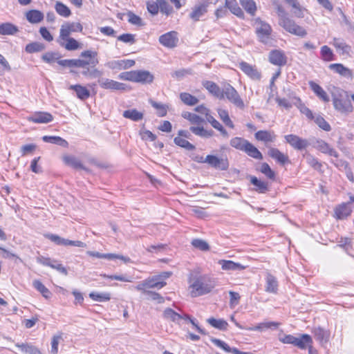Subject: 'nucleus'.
Here are the masks:
<instances>
[{
	"mask_svg": "<svg viewBox=\"0 0 354 354\" xmlns=\"http://www.w3.org/2000/svg\"><path fill=\"white\" fill-rule=\"evenodd\" d=\"M97 56L96 51L87 50L80 54V57L85 59H58L57 63L62 66L81 68L83 69L82 74L84 77L93 79L102 75V72L95 68L98 64Z\"/></svg>",
	"mask_w": 354,
	"mask_h": 354,
	"instance_id": "obj_1",
	"label": "nucleus"
},
{
	"mask_svg": "<svg viewBox=\"0 0 354 354\" xmlns=\"http://www.w3.org/2000/svg\"><path fill=\"white\" fill-rule=\"evenodd\" d=\"M190 295L192 297H196L209 293L216 286V281L214 278L207 274L191 273L188 279Z\"/></svg>",
	"mask_w": 354,
	"mask_h": 354,
	"instance_id": "obj_2",
	"label": "nucleus"
},
{
	"mask_svg": "<svg viewBox=\"0 0 354 354\" xmlns=\"http://www.w3.org/2000/svg\"><path fill=\"white\" fill-rule=\"evenodd\" d=\"M254 26L259 40L265 44H271L272 29L270 25L261 19L257 18L254 20Z\"/></svg>",
	"mask_w": 354,
	"mask_h": 354,
	"instance_id": "obj_3",
	"label": "nucleus"
},
{
	"mask_svg": "<svg viewBox=\"0 0 354 354\" xmlns=\"http://www.w3.org/2000/svg\"><path fill=\"white\" fill-rule=\"evenodd\" d=\"M279 24L287 32L299 37H305L307 35L306 30L295 24L288 16L279 20Z\"/></svg>",
	"mask_w": 354,
	"mask_h": 354,
	"instance_id": "obj_4",
	"label": "nucleus"
},
{
	"mask_svg": "<svg viewBox=\"0 0 354 354\" xmlns=\"http://www.w3.org/2000/svg\"><path fill=\"white\" fill-rule=\"evenodd\" d=\"M223 98L226 97L229 102L236 107L243 109L245 107L244 102L236 90L230 84L224 85L223 88Z\"/></svg>",
	"mask_w": 354,
	"mask_h": 354,
	"instance_id": "obj_5",
	"label": "nucleus"
},
{
	"mask_svg": "<svg viewBox=\"0 0 354 354\" xmlns=\"http://www.w3.org/2000/svg\"><path fill=\"white\" fill-rule=\"evenodd\" d=\"M204 162L216 169L221 171H226L230 165L227 157L218 158L214 155H207L204 160Z\"/></svg>",
	"mask_w": 354,
	"mask_h": 354,
	"instance_id": "obj_6",
	"label": "nucleus"
},
{
	"mask_svg": "<svg viewBox=\"0 0 354 354\" xmlns=\"http://www.w3.org/2000/svg\"><path fill=\"white\" fill-rule=\"evenodd\" d=\"M210 2L207 0L198 1L192 8L189 13V17L194 21H197L207 12Z\"/></svg>",
	"mask_w": 354,
	"mask_h": 354,
	"instance_id": "obj_7",
	"label": "nucleus"
},
{
	"mask_svg": "<svg viewBox=\"0 0 354 354\" xmlns=\"http://www.w3.org/2000/svg\"><path fill=\"white\" fill-rule=\"evenodd\" d=\"M44 236L57 245H65V246L71 245V246H75V247H79V248L86 247V244L82 241H71L68 239H64L57 234L48 233V234H45Z\"/></svg>",
	"mask_w": 354,
	"mask_h": 354,
	"instance_id": "obj_8",
	"label": "nucleus"
},
{
	"mask_svg": "<svg viewBox=\"0 0 354 354\" xmlns=\"http://www.w3.org/2000/svg\"><path fill=\"white\" fill-rule=\"evenodd\" d=\"M83 30L82 24L79 22H66L62 25L59 30L60 38H67L73 32H80Z\"/></svg>",
	"mask_w": 354,
	"mask_h": 354,
	"instance_id": "obj_9",
	"label": "nucleus"
},
{
	"mask_svg": "<svg viewBox=\"0 0 354 354\" xmlns=\"http://www.w3.org/2000/svg\"><path fill=\"white\" fill-rule=\"evenodd\" d=\"M37 261L38 263L45 266H49L51 268L56 270L57 271L63 274L64 275L68 274L66 268L64 267L63 265L60 263L57 260L52 259L50 258L45 257L43 256H39L37 258Z\"/></svg>",
	"mask_w": 354,
	"mask_h": 354,
	"instance_id": "obj_10",
	"label": "nucleus"
},
{
	"mask_svg": "<svg viewBox=\"0 0 354 354\" xmlns=\"http://www.w3.org/2000/svg\"><path fill=\"white\" fill-rule=\"evenodd\" d=\"M284 138L286 141L296 150L304 149L310 145L306 139L301 138L294 134L286 135Z\"/></svg>",
	"mask_w": 354,
	"mask_h": 354,
	"instance_id": "obj_11",
	"label": "nucleus"
},
{
	"mask_svg": "<svg viewBox=\"0 0 354 354\" xmlns=\"http://www.w3.org/2000/svg\"><path fill=\"white\" fill-rule=\"evenodd\" d=\"M313 147L320 152L330 156L337 158L339 153L329 144L321 139H316L312 143Z\"/></svg>",
	"mask_w": 354,
	"mask_h": 354,
	"instance_id": "obj_12",
	"label": "nucleus"
},
{
	"mask_svg": "<svg viewBox=\"0 0 354 354\" xmlns=\"http://www.w3.org/2000/svg\"><path fill=\"white\" fill-rule=\"evenodd\" d=\"M101 77L102 75L97 77V82L102 88L116 91L125 90L126 85L124 84Z\"/></svg>",
	"mask_w": 354,
	"mask_h": 354,
	"instance_id": "obj_13",
	"label": "nucleus"
},
{
	"mask_svg": "<svg viewBox=\"0 0 354 354\" xmlns=\"http://www.w3.org/2000/svg\"><path fill=\"white\" fill-rule=\"evenodd\" d=\"M159 42L164 46L167 48H174L176 46L178 42L177 32L176 31L168 32L162 35L159 37Z\"/></svg>",
	"mask_w": 354,
	"mask_h": 354,
	"instance_id": "obj_14",
	"label": "nucleus"
},
{
	"mask_svg": "<svg viewBox=\"0 0 354 354\" xmlns=\"http://www.w3.org/2000/svg\"><path fill=\"white\" fill-rule=\"evenodd\" d=\"M333 104L335 109L342 114H348L353 111V107L349 99V96Z\"/></svg>",
	"mask_w": 354,
	"mask_h": 354,
	"instance_id": "obj_15",
	"label": "nucleus"
},
{
	"mask_svg": "<svg viewBox=\"0 0 354 354\" xmlns=\"http://www.w3.org/2000/svg\"><path fill=\"white\" fill-rule=\"evenodd\" d=\"M352 212V209L348 203H343L337 205L334 209V216L339 220H343L348 217Z\"/></svg>",
	"mask_w": 354,
	"mask_h": 354,
	"instance_id": "obj_16",
	"label": "nucleus"
},
{
	"mask_svg": "<svg viewBox=\"0 0 354 354\" xmlns=\"http://www.w3.org/2000/svg\"><path fill=\"white\" fill-rule=\"evenodd\" d=\"M239 68L251 79L254 80H259L261 79V73L258 71L255 66H253L247 62H241L239 64Z\"/></svg>",
	"mask_w": 354,
	"mask_h": 354,
	"instance_id": "obj_17",
	"label": "nucleus"
},
{
	"mask_svg": "<svg viewBox=\"0 0 354 354\" xmlns=\"http://www.w3.org/2000/svg\"><path fill=\"white\" fill-rule=\"evenodd\" d=\"M268 155L276 160L278 163L283 165L286 163L290 162L289 158L288 155L284 154L283 153L281 152L278 149L272 147H268Z\"/></svg>",
	"mask_w": 354,
	"mask_h": 354,
	"instance_id": "obj_18",
	"label": "nucleus"
},
{
	"mask_svg": "<svg viewBox=\"0 0 354 354\" xmlns=\"http://www.w3.org/2000/svg\"><path fill=\"white\" fill-rule=\"evenodd\" d=\"M153 75L148 71H134V82L150 84L153 81Z\"/></svg>",
	"mask_w": 354,
	"mask_h": 354,
	"instance_id": "obj_19",
	"label": "nucleus"
},
{
	"mask_svg": "<svg viewBox=\"0 0 354 354\" xmlns=\"http://www.w3.org/2000/svg\"><path fill=\"white\" fill-rule=\"evenodd\" d=\"M57 41L59 45L67 50H75L82 48L81 44L73 37L60 38L59 37Z\"/></svg>",
	"mask_w": 354,
	"mask_h": 354,
	"instance_id": "obj_20",
	"label": "nucleus"
},
{
	"mask_svg": "<svg viewBox=\"0 0 354 354\" xmlns=\"http://www.w3.org/2000/svg\"><path fill=\"white\" fill-rule=\"evenodd\" d=\"M269 61L276 66H283L287 59L283 52L279 50H273L269 54Z\"/></svg>",
	"mask_w": 354,
	"mask_h": 354,
	"instance_id": "obj_21",
	"label": "nucleus"
},
{
	"mask_svg": "<svg viewBox=\"0 0 354 354\" xmlns=\"http://www.w3.org/2000/svg\"><path fill=\"white\" fill-rule=\"evenodd\" d=\"M313 339L312 337L308 334L300 335L299 337H296L292 345L298 347L300 349H306L308 347L310 350L312 348Z\"/></svg>",
	"mask_w": 354,
	"mask_h": 354,
	"instance_id": "obj_22",
	"label": "nucleus"
},
{
	"mask_svg": "<svg viewBox=\"0 0 354 354\" xmlns=\"http://www.w3.org/2000/svg\"><path fill=\"white\" fill-rule=\"evenodd\" d=\"M53 119V115L47 112H37L28 118L29 121L35 123H48Z\"/></svg>",
	"mask_w": 354,
	"mask_h": 354,
	"instance_id": "obj_23",
	"label": "nucleus"
},
{
	"mask_svg": "<svg viewBox=\"0 0 354 354\" xmlns=\"http://www.w3.org/2000/svg\"><path fill=\"white\" fill-rule=\"evenodd\" d=\"M254 137L257 140L267 142H273L276 140L277 136L272 131H259L255 133Z\"/></svg>",
	"mask_w": 354,
	"mask_h": 354,
	"instance_id": "obj_24",
	"label": "nucleus"
},
{
	"mask_svg": "<svg viewBox=\"0 0 354 354\" xmlns=\"http://www.w3.org/2000/svg\"><path fill=\"white\" fill-rule=\"evenodd\" d=\"M162 316L167 322H172L176 324H179L180 321L184 319L185 317V315H181L170 308H167L163 311Z\"/></svg>",
	"mask_w": 354,
	"mask_h": 354,
	"instance_id": "obj_25",
	"label": "nucleus"
},
{
	"mask_svg": "<svg viewBox=\"0 0 354 354\" xmlns=\"http://www.w3.org/2000/svg\"><path fill=\"white\" fill-rule=\"evenodd\" d=\"M203 84L204 87L214 96L219 99H223V89H221L216 83L211 81H205Z\"/></svg>",
	"mask_w": 354,
	"mask_h": 354,
	"instance_id": "obj_26",
	"label": "nucleus"
},
{
	"mask_svg": "<svg viewBox=\"0 0 354 354\" xmlns=\"http://www.w3.org/2000/svg\"><path fill=\"white\" fill-rule=\"evenodd\" d=\"M218 264L221 266L223 270H242L245 267L241 263H235L230 260H219Z\"/></svg>",
	"mask_w": 354,
	"mask_h": 354,
	"instance_id": "obj_27",
	"label": "nucleus"
},
{
	"mask_svg": "<svg viewBox=\"0 0 354 354\" xmlns=\"http://www.w3.org/2000/svg\"><path fill=\"white\" fill-rule=\"evenodd\" d=\"M26 17L31 24H39L44 19V15L38 10H30L26 12Z\"/></svg>",
	"mask_w": 354,
	"mask_h": 354,
	"instance_id": "obj_28",
	"label": "nucleus"
},
{
	"mask_svg": "<svg viewBox=\"0 0 354 354\" xmlns=\"http://www.w3.org/2000/svg\"><path fill=\"white\" fill-rule=\"evenodd\" d=\"M266 291L270 293H277L278 290V282L275 277L268 273L266 278Z\"/></svg>",
	"mask_w": 354,
	"mask_h": 354,
	"instance_id": "obj_29",
	"label": "nucleus"
},
{
	"mask_svg": "<svg viewBox=\"0 0 354 354\" xmlns=\"http://www.w3.org/2000/svg\"><path fill=\"white\" fill-rule=\"evenodd\" d=\"M329 68L345 77H351L353 75L352 71L342 64H331L329 65Z\"/></svg>",
	"mask_w": 354,
	"mask_h": 354,
	"instance_id": "obj_30",
	"label": "nucleus"
},
{
	"mask_svg": "<svg viewBox=\"0 0 354 354\" xmlns=\"http://www.w3.org/2000/svg\"><path fill=\"white\" fill-rule=\"evenodd\" d=\"M309 86L313 92L324 102H328L330 99L326 91L317 83L310 81Z\"/></svg>",
	"mask_w": 354,
	"mask_h": 354,
	"instance_id": "obj_31",
	"label": "nucleus"
},
{
	"mask_svg": "<svg viewBox=\"0 0 354 354\" xmlns=\"http://www.w3.org/2000/svg\"><path fill=\"white\" fill-rule=\"evenodd\" d=\"M279 323L275 322H265L259 324L256 326L250 327L245 328L248 330H257V331H264L268 329H276L279 326Z\"/></svg>",
	"mask_w": 354,
	"mask_h": 354,
	"instance_id": "obj_32",
	"label": "nucleus"
},
{
	"mask_svg": "<svg viewBox=\"0 0 354 354\" xmlns=\"http://www.w3.org/2000/svg\"><path fill=\"white\" fill-rule=\"evenodd\" d=\"M333 45L335 47L337 50L342 55H347L349 54L351 47L347 45L342 39L334 38Z\"/></svg>",
	"mask_w": 354,
	"mask_h": 354,
	"instance_id": "obj_33",
	"label": "nucleus"
},
{
	"mask_svg": "<svg viewBox=\"0 0 354 354\" xmlns=\"http://www.w3.org/2000/svg\"><path fill=\"white\" fill-rule=\"evenodd\" d=\"M245 153H247L249 156L257 159V160H262L263 159V155L259 151V150L254 147L252 143H250L249 141L246 144V146L243 151Z\"/></svg>",
	"mask_w": 354,
	"mask_h": 354,
	"instance_id": "obj_34",
	"label": "nucleus"
},
{
	"mask_svg": "<svg viewBox=\"0 0 354 354\" xmlns=\"http://www.w3.org/2000/svg\"><path fill=\"white\" fill-rule=\"evenodd\" d=\"M245 153H247L249 156L257 159V160H262L263 159V155L259 151V150L254 147L252 143H250L249 141L246 144V146L243 151Z\"/></svg>",
	"mask_w": 354,
	"mask_h": 354,
	"instance_id": "obj_35",
	"label": "nucleus"
},
{
	"mask_svg": "<svg viewBox=\"0 0 354 354\" xmlns=\"http://www.w3.org/2000/svg\"><path fill=\"white\" fill-rule=\"evenodd\" d=\"M64 162L77 169H83L88 171V169L82 164L81 161L75 156H66L64 157Z\"/></svg>",
	"mask_w": 354,
	"mask_h": 354,
	"instance_id": "obj_36",
	"label": "nucleus"
},
{
	"mask_svg": "<svg viewBox=\"0 0 354 354\" xmlns=\"http://www.w3.org/2000/svg\"><path fill=\"white\" fill-rule=\"evenodd\" d=\"M70 89L75 91L77 97L80 100H86L90 96V91L85 86L82 85H71Z\"/></svg>",
	"mask_w": 354,
	"mask_h": 354,
	"instance_id": "obj_37",
	"label": "nucleus"
},
{
	"mask_svg": "<svg viewBox=\"0 0 354 354\" xmlns=\"http://www.w3.org/2000/svg\"><path fill=\"white\" fill-rule=\"evenodd\" d=\"M42 140L45 142L55 144L63 147H68V142L59 136H44Z\"/></svg>",
	"mask_w": 354,
	"mask_h": 354,
	"instance_id": "obj_38",
	"label": "nucleus"
},
{
	"mask_svg": "<svg viewBox=\"0 0 354 354\" xmlns=\"http://www.w3.org/2000/svg\"><path fill=\"white\" fill-rule=\"evenodd\" d=\"M122 115L124 118L137 122L143 118L144 114L138 111L136 109H128L123 112Z\"/></svg>",
	"mask_w": 354,
	"mask_h": 354,
	"instance_id": "obj_39",
	"label": "nucleus"
},
{
	"mask_svg": "<svg viewBox=\"0 0 354 354\" xmlns=\"http://www.w3.org/2000/svg\"><path fill=\"white\" fill-rule=\"evenodd\" d=\"M189 129L195 135L203 138H209L212 137L214 135V131L212 130H207L203 127L192 126Z\"/></svg>",
	"mask_w": 354,
	"mask_h": 354,
	"instance_id": "obj_40",
	"label": "nucleus"
},
{
	"mask_svg": "<svg viewBox=\"0 0 354 354\" xmlns=\"http://www.w3.org/2000/svg\"><path fill=\"white\" fill-rule=\"evenodd\" d=\"M147 288L160 289L166 285L165 281L159 280V277H153L145 280Z\"/></svg>",
	"mask_w": 354,
	"mask_h": 354,
	"instance_id": "obj_41",
	"label": "nucleus"
},
{
	"mask_svg": "<svg viewBox=\"0 0 354 354\" xmlns=\"http://www.w3.org/2000/svg\"><path fill=\"white\" fill-rule=\"evenodd\" d=\"M331 95L333 103L339 101L340 100H344L345 97L349 96L347 91L338 87H333L331 91Z\"/></svg>",
	"mask_w": 354,
	"mask_h": 354,
	"instance_id": "obj_42",
	"label": "nucleus"
},
{
	"mask_svg": "<svg viewBox=\"0 0 354 354\" xmlns=\"http://www.w3.org/2000/svg\"><path fill=\"white\" fill-rule=\"evenodd\" d=\"M250 182L256 187L255 190L259 193H266L268 189V183L259 180L255 176L250 177Z\"/></svg>",
	"mask_w": 354,
	"mask_h": 354,
	"instance_id": "obj_43",
	"label": "nucleus"
},
{
	"mask_svg": "<svg viewBox=\"0 0 354 354\" xmlns=\"http://www.w3.org/2000/svg\"><path fill=\"white\" fill-rule=\"evenodd\" d=\"M32 286L46 299H49L51 297L52 293L40 281H33Z\"/></svg>",
	"mask_w": 354,
	"mask_h": 354,
	"instance_id": "obj_44",
	"label": "nucleus"
},
{
	"mask_svg": "<svg viewBox=\"0 0 354 354\" xmlns=\"http://www.w3.org/2000/svg\"><path fill=\"white\" fill-rule=\"evenodd\" d=\"M207 322L212 327L221 330H226L228 326L227 322L223 319H216L214 317H209V319H207Z\"/></svg>",
	"mask_w": 354,
	"mask_h": 354,
	"instance_id": "obj_45",
	"label": "nucleus"
},
{
	"mask_svg": "<svg viewBox=\"0 0 354 354\" xmlns=\"http://www.w3.org/2000/svg\"><path fill=\"white\" fill-rule=\"evenodd\" d=\"M225 7L229 8L234 15L240 17L243 16V12L239 7L236 0H225Z\"/></svg>",
	"mask_w": 354,
	"mask_h": 354,
	"instance_id": "obj_46",
	"label": "nucleus"
},
{
	"mask_svg": "<svg viewBox=\"0 0 354 354\" xmlns=\"http://www.w3.org/2000/svg\"><path fill=\"white\" fill-rule=\"evenodd\" d=\"M206 120L211 124V125L220 131L221 135L224 137L227 138L229 136L227 131L224 129V127L219 122H218L212 115H208Z\"/></svg>",
	"mask_w": 354,
	"mask_h": 354,
	"instance_id": "obj_47",
	"label": "nucleus"
},
{
	"mask_svg": "<svg viewBox=\"0 0 354 354\" xmlns=\"http://www.w3.org/2000/svg\"><path fill=\"white\" fill-rule=\"evenodd\" d=\"M248 142L247 140L243 138L235 137L230 140V144L231 147L243 151Z\"/></svg>",
	"mask_w": 354,
	"mask_h": 354,
	"instance_id": "obj_48",
	"label": "nucleus"
},
{
	"mask_svg": "<svg viewBox=\"0 0 354 354\" xmlns=\"http://www.w3.org/2000/svg\"><path fill=\"white\" fill-rule=\"evenodd\" d=\"M55 9L56 12L63 17H68L71 15L69 8L62 2L57 1Z\"/></svg>",
	"mask_w": 354,
	"mask_h": 354,
	"instance_id": "obj_49",
	"label": "nucleus"
},
{
	"mask_svg": "<svg viewBox=\"0 0 354 354\" xmlns=\"http://www.w3.org/2000/svg\"><path fill=\"white\" fill-rule=\"evenodd\" d=\"M313 333L317 340L321 342H326L328 340L329 333L327 330L318 327L314 329Z\"/></svg>",
	"mask_w": 354,
	"mask_h": 354,
	"instance_id": "obj_50",
	"label": "nucleus"
},
{
	"mask_svg": "<svg viewBox=\"0 0 354 354\" xmlns=\"http://www.w3.org/2000/svg\"><path fill=\"white\" fill-rule=\"evenodd\" d=\"M217 112H218L219 118H221V120L223 122V123L227 127H228L231 129L234 128V123L230 118L227 111L222 109H218Z\"/></svg>",
	"mask_w": 354,
	"mask_h": 354,
	"instance_id": "obj_51",
	"label": "nucleus"
},
{
	"mask_svg": "<svg viewBox=\"0 0 354 354\" xmlns=\"http://www.w3.org/2000/svg\"><path fill=\"white\" fill-rule=\"evenodd\" d=\"M63 333L58 332L57 334L53 335L51 340V349L50 352L52 354H57L58 352V345L62 340H63Z\"/></svg>",
	"mask_w": 354,
	"mask_h": 354,
	"instance_id": "obj_52",
	"label": "nucleus"
},
{
	"mask_svg": "<svg viewBox=\"0 0 354 354\" xmlns=\"http://www.w3.org/2000/svg\"><path fill=\"white\" fill-rule=\"evenodd\" d=\"M304 157L306 160L307 163L312 167L313 169L321 171L322 167V164L316 158L315 156L310 153H306Z\"/></svg>",
	"mask_w": 354,
	"mask_h": 354,
	"instance_id": "obj_53",
	"label": "nucleus"
},
{
	"mask_svg": "<svg viewBox=\"0 0 354 354\" xmlns=\"http://www.w3.org/2000/svg\"><path fill=\"white\" fill-rule=\"evenodd\" d=\"M17 31V28L12 24L5 23L0 25L1 35H14Z\"/></svg>",
	"mask_w": 354,
	"mask_h": 354,
	"instance_id": "obj_54",
	"label": "nucleus"
},
{
	"mask_svg": "<svg viewBox=\"0 0 354 354\" xmlns=\"http://www.w3.org/2000/svg\"><path fill=\"white\" fill-rule=\"evenodd\" d=\"M182 116L194 124H201L204 122V120L198 115L188 111L183 112Z\"/></svg>",
	"mask_w": 354,
	"mask_h": 354,
	"instance_id": "obj_55",
	"label": "nucleus"
},
{
	"mask_svg": "<svg viewBox=\"0 0 354 354\" xmlns=\"http://www.w3.org/2000/svg\"><path fill=\"white\" fill-rule=\"evenodd\" d=\"M293 9V14L295 17L302 18L304 17L303 10L297 0H285Z\"/></svg>",
	"mask_w": 354,
	"mask_h": 354,
	"instance_id": "obj_56",
	"label": "nucleus"
},
{
	"mask_svg": "<svg viewBox=\"0 0 354 354\" xmlns=\"http://www.w3.org/2000/svg\"><path fill=\"white\" fill-rule=\"evenodd\" d=\"M180 98L182 102L189 106H193L198 102V100L188 93H181Z\"/></svg>",
	"mask_w": 354,
	"mask_h": 354,
	"instance_id": "obj_57",
	"label": "nucleus"
},
{
	"mask_svg": "<svg viewBox=\"0 0 354 354\" xmlns=\"http://www.w3.org/2000/svg\"><path fill=\"white\" fill-rule=\"evenodd\" d=\"M240 3L243 8L250 14L254 15L256 10V3L253 0H240Z\"/></svg>",
	"mask_w": 354,
	"mask_h": 354,
	"instance_id": "obj_58",
	"label": "nucleus"
},
{
	"mask_svg": "<svg viewBox=\"0 0 354 354\" xmlns=\"http://www.w3.org/2000/svg\"><path fill=\"white\" fill-rule=\"evenodd\" d=\"M174 141L176 145L185 148L187 150L192 151L195 149V146L194 145L183 138L176 136Z\"/></svg>",
	"mask_w": 354,
	"mask_h": 354,
	"instance_id": "obj_59",
	"label": "nucleus"
},
{
	"mask_svg": "<svg viewBox=\"0 0 354 354\" xmlns=\"http://www.w3.org/2000/svg\"><path fill=\"white\" fill-rule=\"evenodd\" d=\"M127 15L128 17V21L130 24L138 26H144L145 25L142 19L139 16L134 14L133 12L129 11L127 13Z\"/></svg>",
	"mask_w": 354,
	"mask_h": 354,
	"instance_id": "obj_60",
	"label": "nucleus"
},
{
	"mask_svg": "<svg viewBox=\"0 0 354 354\" xmlns=\"http://www.w3.org/2000/svg\"><path fill=\"white\" fill-rule=\"evenodd\" d=\"M44 49L45 45L40 42H33L26 46V50L30 53L41 52Z\"/></svg>",
	"mask_w": 354,
	"mask_h": 354,
	"instance_id": "obj_61",
	"label": "nucleus"
},
{
	"mask_svg": "<svg viewBox=\"0 0 354 354\" xmlns=\"http://www.w3.org/2000/svg\"><path fill=\"white\" fill-rule=\"evenodd\" d=\"M89 297L93 300L97 301H100V302L106 301L110 300V299H111L110 293H108V292L99 293V292H93L89 294Z\"/></svg>",
	"mask_w": 354,
	"mask_h": 354,
	"instance_id": "obj_62",
	"label": "nucleus"
},
{
	"mask_svg": "<svg viewBox=\"0 0 354 354\" xmlns=\"http://www.w3.org/2000/svg\"><path fill=\"white\" fill-rule=\"evenodd\" d=\"M59 57V55L57 53L54 52H47L41 56L42 60L48 64L57 62Z\"/></svg>",
	"mask_w": 354,
	"mask_h": 354,
	"instance_id": "obj_63",
	"label": "nucleus"
},
{
	"mask_svg": "<svg viewBox=\"0 0 354 354\" xmlns=\"http://www.w3.org/2000/svg\"><path fill=\"white\" fill-rule=\"evenodd\" d=\"M321 55L324 61L330 62L334 59V54L332 50L327 46L321 48Z\"/></svg>",
	"mask_w": 354,
	"mask_h": 354,
	"instance_id": "obj_64",
	"label": "nucleus"
}]
</instances>
